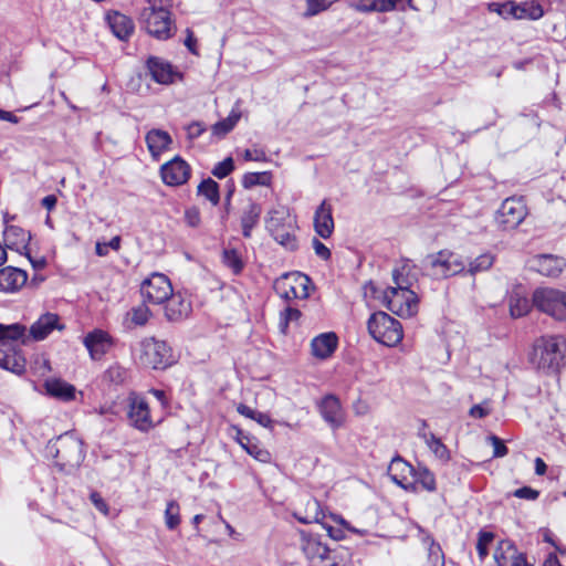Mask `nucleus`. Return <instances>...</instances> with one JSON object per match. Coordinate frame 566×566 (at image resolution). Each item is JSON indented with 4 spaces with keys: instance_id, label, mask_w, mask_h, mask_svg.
I'll use <instances>...</instances> for the list:
<instances>
[{
    "instance_id": "f257e3e1",
    "label": "nucleus",
    "mask_w": 566,
    "mask_h": 566,
    "mask_svg": "<svg viewBox=\"0 0 566 566\" xmlns=\"http://www.w3.org/2000/svg\"><path fill=\"white\" fill-rule=\"evenodd\" d=\"M530 361L538 370L547 374L557 373L566 363V337L562 335L539 337L533 345Z\"/></svg>"
},
{
    "instance_id": "f03ea898",
    "label": "nucleus",
    "mask_w": 566,
    "mask_h": 566,
    "mask_svg": "<svg viewBox=\"0 0 566 566\" xmlns=\"http://www.w3.org/2000/svg\"><path fill=\"white\" fill-rule=\"evenodd\" d=\"M147 4L139 14L147 33L161 41L170 39L176 31L170 12L172 0H147Z\"/></svg>"
},
{
    "instance_id": "7ed1b4c3",
    "label": "nucleus",
    "mask_w": 566,
    "mask_h": 566,
    "mask_svg": "<svg viewBox=\"0 0 566 566\" xmlns=\"http://www.w3.org/2000/svg\"><path fill=\"white\" fill-rule=\"evenodd\" d=\"M265 228L271 237L289 251H295L298 248L296 230V218L291 214L285 206H276L269 211L265 218Z\"/></svg>"
},
{
    "instance_id": "20e7f679",
    "label": "nucleus",
    "mask_w": 566,
    "mask_h": 566,
    "mask_svg": "<svg viewBox=\"0 0 566 566\" xmlns=\"http://www.w3.org/2000/svg\"><path fill=\"white\" fill-rule=\"evenodd\" d=\"M396 286L388 287L384 293V304L400 317H411L418 311V296L411 290L406 279L398 270L392 271Z\"/></svg>"
},
{
    "instance_id": "39448f33",
    "label": "nucleus",
    "mask_w": 566,
    "mask_h": 566,
    "mask_svg": "<svg viewBox=\"0 0 566 566\" xmlns=\"http://www.w3.org/2000/svg\"><path fill=\"white\" fill-rule=\"evenodd\" d=\"M421 269L436 280L448 279L458 274H464L465 261L450 250H440L437 253L426 255L421 260Z\"/></svg>"
},
{
    "instance_id": "423d86ee",
    "label": "nucleus",
    "mask_w": 566,
    "mask_h": 566,
    "mask_svg": "<svg viewBox=\"0 0 566 566\" xmlns=\"http://www.w3.org/2000/svg\"><path fill=\"white\" fill-rule=\"evenodd\" d=\"M367 327L371 337L385 346H396L403 337L400 322L381 311L369 317Z\"/></svg>"
},
{
    "instance_id": "0eeeda50",
    "label": "nucleus",
    "mask_w": 566,
    "mask_h": 566,
    "mask_svg": "<svg viewBox=\"0 0 566 566\" xmlns=\"http://www.w3.org/2000/svg\"><path fill=\"white\" fill-rule=\"evenodd\" d=\"M139 361L153 369H165L174 363L171 348L164 340L146 338L140 343Z\"/></svg>"
},
{
    "instance_id": "6e6552de",
    "label": "nucleus",
    "mask_w": 566,
    "mask_h": 566,
    "mask_svg": "<svg viewBox=\"0 0 566 566\" xmlns=\"http://www.w3.org/2000/svg\"><path fill=\"white\" fill-rule=\"evenodd\" d=\"M533 303L536 308L557 321H566V292L542 287L533 293Z\"/></svg>"
},
{
    "instance_id": "1a4fd4ad",
    "label": "nucleus",
    "mask_w": 566,
    "mask_h": 566,
    "mask_svg": "<svg viewBox=\"0 0 566 566\" xmlns=\"http://www.w3.org/2000/svg\"><path fill=\"white\" fill-rule=\"evenodd\" d=\"M527 216V209L521 198H506L495 214V223L503 231L516 229Z\"/></svg>"
},
{
    "instance_id": "9d476101",
    "label": "nucleus",
    "mask_w": 566,
    "mask_h": 566,
    "mask_svg": "<svg viewBox=\"0 0 566 566\" xmlns=\"http://www.w3.org/2000/svg\"><path fill=\"white\" fill-rule=\"evenodd\" d=\"M301 549L312 566H322L325 562H329L324 566H337L335 560L336 551L328 548L317 536L301 534Z\"/></svg>"
},
{
    "instance_id": "9b49d317",
    "label": "nucleus",
    "mask_w": 566,
    "mask_h": 566,
    "mask_svg": "<svg viewBox=\"0 0 566 566\" xmlns=\"http://www.w3.org/2000/svg\"><path fill=\"white\" fill-rule=\"evenodd\" d=\"M140 293L145 302L158 305L172 295V286L165 274L153 273L142 283Z\"/></svg>"
},
{
    "instance_id": "f8f14e48",
    "label": "nucleus",
    "mask_w": 566,
    "mask_h": 566,
    "mask_svg": "<svg viewBox=\"0 0 566 566\" xmlns=\"http://www.w3.org/2000/svg\"><path fill=\"white\" fill-rule=\"evenodd\" d=\"M127 417L129 423L140 430L148 431L154 427V421L150 417L149 406L144 397L132 394L128 397V412Z\"/></svg>"
},
{
    "instance_id": "ddd939ff",
    "label": "nucleus",
    "mask_w": 566,
    "mask_h": 566,
    "mask_svg": "<svg viewBox=\"0 0 566 566\" xmlns=\"http://www.w3.org/2000/svg\"><path fill=\"white\" fill-rule=\"evenodd\" d=\"M319 415L332 430H337L345 424L346 413L340 400L335 395H326L317 405Z\"/></svg>"
},
{
    "instance_id": "4468645a",
    "label": "nucleus",
    "mask_w": 566,
    "mask_h": 566,
    "mask_svg": "<svg viewBox=\"0 0 566 566\" xmlns=\"http://www.w3.org/2000/svg\"><path fill=\"white\" fill-rule=\"evenodd\" d=\"M530 270L547 277H558L566 268V260L554 254H537L528 259Z\"/></svg>"
},
{
    "instance_id": "2eb2a0df",
    "label": "nucleus",
    "mask_w": 566,
    "mask_h": 566,
    "mask_svg": "<svg viewBox=\"0 0 566 566\" xmlns=\"http://www.w3.org/2000/svg\"><path fill=\"white\" fill-rule=\"evenodd\" d=\"M191 168L180 156H176L160 167V176L167 186H181L190 178Z\"/></svg>"
},
{
    "instance_id": "dca6fc26",
    "label": "nucleus",
    "mask_w": 566,
    "mask_h": 566,
    "mask_svg": "<svg viewBox=\"0 0 566 566\" xmlns=\"http://www.w3.org/2000/svg\"><path fill=\"white\" fill-rule=\"evenodd\" d=\"M55 458L65 465H76L83 460L82 442L72 436H61L57 439Z\"/></svg>"
},
{
    "instance_id": "f3484780",
    "label": "nucleus",
    "mask_w": 566,
    "mask_h": 566,
    "mask_svg": "<svg viewBox=\"0 0 566 566\" xmlns=\"http://www.w3.org/2000/svg\"><path fill=\"white\" fill-rule=\"evenodd\" d=\"M55 329H64V325L61 323L60 316L55 313H44L28 329L30 342L43 340Z\"/></svg>"
},
{
    "instance_id": "a211bd4d",
    "label": "nucleus",
    "mask_w": 566,
    "mask_h": 566,
    "mask_svg": "<svg viewBox=\"0 0 566 566\" xmlns=\"http://www.w3.org/2000/svg\"><path fill=\"white\" fill-rule=\"evenodd\" d=\"M30 343V335L25 325L20 323L4 325L0 323V347H14Z\"/></svg>"
},
{
    "instance_id": "6ab92c4d",
    "label": "nucleus",
    "mask_w": 566,
    "mask_h": 566,
    "mask_svg": "<svg viewBox=\"0 0 566 566\" xmlns=\"http://www.w3.org/2000/svg\"><path fill=\"white\" fill-rule=\"evenodd\" d=\"M28 282L24 270L14 266L0 269V292L15 293Z\"/></svg>"
},
{
    "instance_id": "aec40b11",
    "label": "nucleus",
    "mask_w": 566,
    "mask_h": 566,
    "mask_svg": "<svg viewBox=\"0 0 566 566\" xmlns=\"http://www.w3.org/2000/svg\"><path fill=\"white\" fill-rule=\"evenodd\" d=\"M332 205L324 199L314 213V229L317 235L328 239L334 231Z\"/></svg>"
},
{
    "instance_id": "412c9836",
    "label": "nucleus",
    "mask_w": 566,
    "mask_h": 566,
    "mask_svg": "<svg viewBox=\"0 0 566 566\" xmlns=\"http://www.w3.org/2000/svg\"><path fill=\"white\" fill-rule=\"evenodd\" d=\"M146 66L156 83L164 85L172 83L176 72L168 61L158 56H149Z\"/></svg>"
},
{
    "instance_id": "4be33fe9",
    "label": "nucleus",
    "mask_w": 566,
    "mask_h": 566,
    "mask_svg": "<svg viewBox=\"0 0 566 566\" xmlns=\"http://www.w3.org/2000/svg\"><path fill=\"white\" fill-rule=\"evenodd\" d=\"M84 345L93 359H99L111 348L112 339L106 332L95 329L85 336Z\"/></svg>"
},
{
    "instance_id": "5701e85b",
    "label": "nucleus",
    "mask_w": 566,
    "mask_h": 566,
    "mask_svg": "<svg viewBox=\"0 0 566 566\" xmlns=\"http://www.w3.org/2000/svg\"><path fill=\"white\" fill-rule=\"evenodd\" d=\"M396 468H402V470H408L410 472L413 471V478L415 481L421 486L428 491L433 492L436 490V478L434 474L426 467H418L417 470H415L412 467H410L406 461H403L400 458L394 459L390 464V470H394Z\"/></svg>"
},
{
    "instance_id": "b1692460",
    "label": "nucleus",
    "mask_w": 566,
    "mask_h": 566,
    "mask_svg": "<svg viewBox=\"0 0 566 566\" xmlns=\"http://www.w3.org/2000/svg\"><path fill=\"white\" fill-rule=\"evenodd\" d=\"M338 338L335 333H323L311 342L312 355L318 359H326L336 350Z\"/></svg>"
},
{
    "instance_id": "393cba45",
    "label": "nucleus",
    "mask_w": 566,
    "mask_h": 566,
    "mask_svg": "<svg viewBox=\"0 0 566 566\" xmlns=\"http://www.w3.org/2000/svg\"><path fill=\"white\" fill-rule=\"evenodd\" d=\"M44 389L49 396L61 401H72L75 399V387L61 378L46 379L44 381Z\"/></svg>"
},
{
    "instance_id": "a878e982",
    "label": "nucleus",
    "mask_w": 566,
    "mask_h": 566,
    "mask_svg": "<svg viewBox=\"0 0 566 566\" xmlns=\"http://www.w3.org/2000/svg\"><path fill=\"white\" fill-rule=\"evenodd\" d=\"M146 144L153 158L158 159L159 156L166 151L172 143L170 135L163 129H150L146 134Z\"/></svg>"
},
{
    "instance_id": "bb28decb",
    "label": "nucleus",
    "mask_w": 566,
    "mask_h": 566,
    "mask_svg": "<svg viewBox=\"0 0 566 566\" xmlns=\"http://www.w3.org/2000/svg\"><path fill=\"white\" fill-rule=\"evenodd\" d=\"M0 367L21 375L25 370V358L14 347H0Z\"/></svg>"
},
{
    "instance_id": "cd10ccee",
    "label": "nucleus",
    "mask_w": 566,
    "mask_h": 566,
    "mask_svg": "<svg viewBox=\"0 0 566 566\" xmlns=\"http://www.w3.org/2000/svg\"><path fill=\"white\" fill-rule=\"evenodd\" d=\"M166 302L165 314L169 321H180L187 317L191 312L190 302L185 300L180 294L172 293Z\"/></svg>"
},
{
    "instance_id": "c85d7f7f",
    "label": "nucleus",
    "mask_w": 566,
    "mask_h": 566,
    "mask_svg": "<svg viewBox=\"0 0 566 566\" xmlns=\"http://www.w3.org/2000/svg\"><path fill=\"white\" fill-rule=\"evenodd\" d=\"M349 7L360 12H389L400 0H346Z\"/></svg>"
},
{
    "instance_id": "c756f323",
    "label": "nucleus",
    "mask_w": 566,
    "mask_h": 566,
    "mask_svg": "<svg viewBox=\"0 0 566 566\" xmlns=\"http://www.w3.org/2000/svg\"><path fill=\"white\" fill-rule=\"evenodd\" d=\"M3 237L7 247L17 251L25 249L31 239L30 232L18 226H7Z\"/></svg>"
},
{
    "instance_id": "7c9ffc66",
    "label": "nucleus",
    "mask_w": 566,
    "mask_h": 566,
    "mask_svg": "<svg viewBox=\"0 0 566 566\" xmlns=\"http://www.w3.org/2000/svg\"><path fill=\"white\" fill-rule=\"evenodd\" d=\"M107 20L114 35L119 40L128 39L134 31L133 21L125 14L114 12L107 15Z\"/></svg>"
},
{
    "instance_id": "2f4dec72",
    "label": "nucleus",
    "mask_w": 566,
    "mask_h": 566,
    "mask_svg": "<svg viewBox=\"0 0 566 566\" xmlns=\"http://www.w3.org/2000/svg\"><path fill=\"white\" fill-rule=\"evenodd\" d=\"M261 206L250 202L241 216L242 234L244 238L252 235L253 228L258 224L261 216Z\"/></svg>"
},
{
    "instance_id": "473e14b6",
    "label": "nucleus",
    "mask_w": 566,
    "mask_h": 566,
    "mask_svg": "<svg viewBox=\"0 0 566 566\" xmlns=\"http://www.w3.org/2000/svg\"><path fill=\"white\" fill-rule=\"evenodd\" d=\"M239 442L247 453L253 457L256 461L262 463H269L271 461V453L253 439L243 436L239 439Z\"/></svg>"
},
{
    "instance_id": "72a5a7b5",
    "label": "nucleus",
    "mask_w": 566,
    "mask_h": 566,
    "mask_svg": "<svg viewBox=\"0 0 566 566\" xmlns=\"http://www.w3.org/2000/svg\"><path fill=\"white\" fill-rule=\"evenodd\" d=\"M516 9V19H530V20H538L543 17L544 10L542 6L535 1H524L521 3L515 2Z\"/></svg>"
},
{
    "instance_id": "f704fd0d",
    "label": "nucleus",
    "mask_w": 566,
    "mask_h": 566,
    "mask_svg": "<svg viewBox=\"0 0 566 566\" xmlns=\"http://www.w3.org/2000/svg\"><path fill=\"white\" fill-rule=\"evenodd\" d=\"M239 103V101L235 103V106L231 109L227 118L219 120L213 125V134L224 136L234 128L241 118Z\"/></svg>"
},
{
    "instance_id": "c9c22d12",
    "label": "nucleus",
    "mask_w": 566,
    "mask_h": 566,
    "mask_svg": "<svg viewBox=\"0 0 566 566\" xmlns=\"http://www.w3.org/2000/svg\"><path fill=\"white\" fill-rule=\"evenodd\" d=\"M422 440L427 444V447L430 449V451L441 460L442 462H448L451 458L450 451L447 448V446L437 438L433 433H423Z\"/></svg>"
},
{
    "instance_id": "e433bc0d",
    "label": "nucleus",
    "mask_w": 566,
    "mask_h": 566,
    "mask_svg": "<svg viewBox=\"0 0 566 566\" xmlns=\"http://www.w3.org/2000/svg\"><path fill=\"white\" fill-rule=\"evenodd\" d=\"M517 555V551L511 541H501L494 552V559L499 566H509L511 560Z\"/></svg>"
},
{
    "instance_id": "4c0bfd02",
    "label": "nucleus",
    "mask_w": 566,
    "mask_h": 566,
    "mask_svg": "<svg viewBox=\"0 0 566 566\" xmlns=\"http://www.w3.org/2000/svg\"><path fill=\"white\" fill-rule=\"evenodd\" d=\"M494 260V255L491 253L480 254L474 260L470 261L468 266L465 265L464 274L474 276L478 273L485 272L492 268Z\"/></svg>"
},
{
    "instance_id": "58836bf2",
    "label": "nucleus",
    "mask_w": 566,
    "mask_h": 566,
    "mask_svg": "<svg viewBox=\"0 0 566 566\" xmlns=\"http://www.w3.org/2000/svg\"><path fill=\"white\" fill-rule=\"evenodd\" d=\"M198 195L203 196L213 206L219 203V185L211 178L202 180L198 186Z\"/></svg>"
},
{
    "instance_id": "ea45409f",
    "label": "nucleus",
    "mask_w": 566,
    "mask_h": 566,
    "mask_svg": "<svg viewBox=\"0 0 566 566\" xmlns=\"http://www.w3.org/2000/svg\"><path fill=\"white\" fill-rule=\"evenodd\" d=\"M272 175L269 171L262 172H247L242 178V186L250 189L254 186H270Z\"/></svg>"
},
{
    "instance_id": "a19ab883",
    "label": "nucleus",
    "mask_w": 566,
    "mask_h": 566,
    "mask_svg": "<svg viewBox=\"0 0 566 566\" xmlns=\"http://www.w3.org/2000/svg\"><path fill=\"white\" fill-rule=\"evenodd\" d=\"M222 261L227 268H229L233 274H240L243 270L244 263L241 259L240 253L234 249H226L222 253Z\"/></svg>"
},
{
    "instance_id": "79ce46f5",
    "label": "nucleus",
    "mask_w": 566,
    "mask_h": 566,
    "mask_svg": "<svg viewBox=\"0 0 566 566\" xmlns=\"http://www.w3.org/2000/svg\"><path fill=\"white\" fill-rule=\"evenodd\" d=\"M306 515L298 516L295 514L296 518L303 524L317 523L323 518V513L321 511L319 502L316 500H311L306 504Z\"/></svg>"
},
{
    "instance_id": "37998d69",
    "label": "nucleus",
    "mask_w": 566,
    "mask_h": 566,
    "mask_svg": "<svg viewBox=\"0 0 566 566\" xmlns=\"http://www.w3.org/2000/svg\"><path fill=\"white\" fill-rule=\"evenodd\" d=\"M150 316V312L145 304H139L133 307L126 314V319L129 321L134 326L145 325Z\"/></svg>"
},
{
    "instance_id": "c03bdc74",
    "label": "nucleus",
    "mask_w": 566,
    "mask_h": 566,
    "mask_svg": "<svg viewBox=\"0 0 566 566\" xmlns=\"http://www.w3.org/2000/svg\"><path fill=\"white\" fill-rule=\"evenodd\" d=\"M531 308L530 302L526 297L511 296L510 298V313L514 318L522 317L528 313Z\"/></svg>"
},
{
    "instance_id": "a18cd8bd",
    "label": "nucleus",
    "mask_w": 566,
    "mask_h": 566,
    "mask_svg": "<svg viewBox=\"0 0 566 566\" xmlns=\"http://www.w3.org/2000/svg\"><path fill=\"white\" fill-rule=\"evenodd\" d=\"M335 0H306V10L303 13L304 18H311L327 10Z\"/></svg>"
},
{
    "instance_id": "49530a36",
    "label": "nucleus",
    "mask_w": 566,
    "mask_h": 566,
    "mask_svg": "<svg viewBox=\"0 0 566 566\" xmlns=\"http://www.w3.org/2000/svg\"><path fill=\"white\" fill-rule=\"evenodd\" d=\"M165 523L169 530H175L179 525V505L176 501H170L167 503L165 511Z\"/></svg>"
},
{
    "instance_id": "de8ad7c7",
    "label": "nucleus",
    "mask_w": 566,
    "mask_h": 566,
    "mask_svg": "<svg viewBox=\"0 0 566 566\" xmlns=\"http://www.w3.org/2000/svg\"><path fill=\"white\" fill-rule=\"evenodd\" d=\"M301 311L294 307H286L281 314H280V329L283 334H286L289 324L291 322H297L301 317Z\"/></svg>"
},
{
    "instance_id": "09e8293b",
    "label": "nucleus",
    "mask_w": 566,
    "mask_h": 566,
    "mask_svg": "<svg viewBox=\"0 0 566 566\" xmlns=\"http://www.w3.org/2000/svg\"><path fill=\"white\" fill-rule=\"evenodd\" d=\"M234 170V163L232 157H227L222 161L218 163L211 174L218 179H223Z\"/></svg>"
},
{
    "instance_id": "8fccbe9b",
    "label": "nucleus",
    "mask_w": 566,
    "mask_h": 566,
    "mask_svg": "<svg viewBox=\"0 0 566 566\" xmlns=\"http://www.w3.org/2000/svg\"><path fill=\"white\" fill-rule=\"evenodd\" d=\"M494 538L493 533L491 532H480L479 538L476 542V551L479 553L480 559L483 560L488 555L489 545L492 543Z\"/></svg>"
},
{
    "instance_id": "3c124183",
    "label": "nucleus",
    "mask_w": 566,
    "mask_h": 566,
    "mask_svg": "<svg viewBox=\"0 0 566 566\" xmlns=\"http://www.w3.org/2000/svg\"><path fill=\"white\" fill-rule=\"evenodd\" d=\"M120 241V237L116 235L112 238L109 242H96L95 252L98 256H105L108 254L109 249L114 251L119 250Z\"/></svg>"
},
{
    "instance_id": "603ef678",
    "label": "nucleus",
    "mask_w": 566,
    "mask_h": 566,
    "mask_svg": "<svg viewBox=\"0 0 566 566\" xmlns=\"http://www.w3.org/2000/svg\"><path fill=\"white\" fill-rule=\"evenodd\" d=\"M301 282H300V286H302L303 289V293L300 295L295 287L294 286H291L290 287V291H285L284 294H283V297L286 298V300H291V298H294V297H301V298H307L310 296V293H308V290H307V284L310 283V277L307 275H298Z\"/></svg>"
},
{
    "instance_id": "864d4df0",
    "label": "nucleus",
    "mask_w": 566,
    "mask_h": 566,
    "mask_svg": "<svg viewBox=\"0 0 566 566\" xmlns=\"http://www.w3.org/2000/svg\"><path fill=\"white\" fill-rule=\"evenodd\" d=\"M491 412L490 403L488 400L483 401L482 403L474 405L470 408L469 415L473 418L482 419L486 416H489Z\"/></svg>"
},
{
    "instance_id": "5fc2aeb1",
    "label": "nucleus",
    "mask_w": 566,
    "mask_h": 566,
    "mask_svg": "<svg viewBox=\"0 0 566 566\" xmlns=\"http://www.w3.org/2000/svg\"><path fill=\"white\" fill-rule=\"evenodd\" d=\"M513 495L518 499L535 501L539 496V492L530 486H523V488L516 489L513 492Z\"/></svg>"
},
{
    "instance_id": "6e6d98bb",
    "label": "nucleus",
    "mask_w": 566,
    "mask_h": 566,
    "mask_svg": "<svg viewBox=\"0 0 566 566\" xmlns=\"http://www.w3.org/2000/svg\"><path fill=\"white\" fill-rule=\"evenodd\" d=\"M489 439L493 446L494 458H503L507 454L509 450L500 438H497L496 436H491Z\"/></svg>"
},
{
    "instance_id": "4d7b16f0",
    "label": "nucleus",
    "mask_w": 566,
    "mask_h": 566,
    "mask_svg": "<svg viewBox=\"0 0 566 566\" xmlns=\"http://www.w3.org/2000/svg\"><path fill=\"white\" fill-rule=\"evenodd\" d=\"M312 245L315 251V254L322 260H328L331 258V250L317 238H313Z\"/></svg>"
},
{
    "instance_id": "13d9d810",
    "label": "nucleus",
    "mask_w": 566,
    "mask_h": 566,
    "mask_svg": "<svg viewBox=\"0 0 566 566\" xmlns=\"http://www.w3.org/2000/svg\"><path fill=\"white\" fill-rule=\"evenodd\" d=\"M185 220L189 227L196 228L200 223V212L196 207H191L185 211Z\"/></svg>"
},
{
    "instance_id": "bf43d9fd",
    "label": "nucleus",
    "mask_w": 566,
    "mask_h": 566,
    "mask_svg": "<svg viewBox=\"0 0 566 566\" xmlns=\"http://www.w3.org/2000/svg\"><path fill=\"white\" fill-rule=\"evenodd\" d=\"M243 158L247 161H266V155L262 149H245Z\"/></svg>"
},
{
    "instance_id": "052dcab7",
    "label": "nucleus",
    "mask_w": 566,
    "mask_h": 566,
    "mask_svg": "<svg viewBox=\"0 0 566 566\" xmlns=\"http://www.w3.org/2000/svg\"><path fill=\"white\" fill-rule=\"evenodd\" d=\"M499 8L501 10L499 14L501 17H503L504 19H510V18L516 19L515 1H507Z\"/></svg>"
},
{
    "instance_id": "680f3d73",
    "label": "nucleus",
    "mask_w": 566,
    "mask_h": 566,
    "mask_svg": "<svg viewBox=\"0 0 566 566\" xmlns=\"http://www.w3.org/2000/svg\"><path fill=\"white\" fill-rule=\"evenodd\" d=\"M205 132V127L199 122H193L187 126V137L189 139L198 138Z\"/></svg>"
},
{
    "instance_id": "e2e57ef3",
    "label": "nucleus",
    "mask_w": 566,
    "mask_h": 566,
    "mask_svg": "<svg viewBox=\"0 0 566 566\" xmlns=\"http://www.w3.org/2000/svg\"><path fill=\"white\" fill-rule=\"evenodd\" d=\"M185 46L192 53L198 54L197 51V39L190 29H186V39L184 41Z\"/></svg>"
},
{
    "instance_id": "0e129e2a",
    "label": "nucleus",
    "mask_w": 566,
    "mask_h": 566,
    "mask_svg": "<svg viewBox=\"0 0 566 566\" xmlns=\"http://www.w3.org/2000/svg\"><path fill=\"white\" fill-rule=\"evenodd\" d=\"M91 501L94 506L103 514L107 515L108 506L106 502L102 499V496L97 492H93L91 494Z\"/></svg>"
},
{
    "instance_id": "69168bd1",
    "label": "nucleus",
    "mask_w": 566,
    "mask_h": 566,
    "mask_svg": "<svg viewBox=\"0 0 566 566\" xmlns=\"http://www.w3.org/2000/svg\"><path fill=\"white\" fill-rule=\"evenodd\" d=\"M254 421H256L259 424H261L264 428H272V419L269 415L256 411L253 418Z\"/></svg>"
},
{
    "instance_id": "338daca9",
    "label": "nucleus",
    "mask_w": 566,
    "mask_h": 566,
    "mask_svg": "<svg viewBox=\"0 0 566 566\" xmlns=\"http://www.w3.org/2000/svg\"><path fill=\"white\" fill-rule=\"evenodd\" d=\"M56 203H57V198H56L55 195L45 196L41 200L42 207L45 208L49 211H52L55 208Z\"/></svg>"
},
{
    "instance_id": "774afa93",
    "label": "nucleus",
    "mask_w": 566,
    "mask_h": 566,
    "mask_svg": "<svg viewBox=\"0 0 566 566\" xmlns=\"http://www.w3.org/2000/svg\"><path fill=\"white\" fill-rule=\"evenodd\" d=\"M353 409L357 416H365L369 411V406L367 402L359 399L354 403Z\"/></svg>"
}]
</instances>
